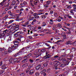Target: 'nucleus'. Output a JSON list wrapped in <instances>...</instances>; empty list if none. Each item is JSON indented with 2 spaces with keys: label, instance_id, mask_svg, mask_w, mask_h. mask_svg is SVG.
Instances as JSON below:
<instances>
[{
  "label": "nucleus",
  "instance_id": "f257e3e1",
  "mask_svg": "<svg viewBox=\"0 0 76 76\" xmlns=\"http://www.w3.org/2000/svg\"><path fill=\"white\" fill-rule=\"evenodd\" d=\"M23 33L21 31L17 32L14 34V36L15 37H18V39H17V40L13 41V42L14 44H19L21 41L20 39H21L23 38Z\"/></svg>",
  "mask_w": 76,
  "mask_h": 76
},
{
  "label": "nucleus",
  "instance_id": "f03ea898",
  "mask_svg": "<svg viewBox=\"0 0 76 76\" xmlns=\"http://www.w3.org/2000/svg\"><path fill=\"white\" fill-rule=\"evenodd\" d=\"M45 49H42V50L37 49L34 52V55H36V57L37 58L39 56H40L41 55V52H44L45 51Z\"/></svg>",
  "mask_w": 76,
  "mask_h": 76
},
{
  "label": "nucleus",
  "instance_id": "7ed1b4c3",
  "mask_svg": "<svg viewBox=\"0 0 76 76\" xmlns=\"http://www.w3.org/2000/svg\"><path fill=\"white\" fill-rule=\"evenodd\" d=\"M17 45H14L13 46H11V47L9 48L8 49V53H12V51H14L15 50H16V49L18 47V46H17Z\"/></svg>",
  "mask_w": 76,
  "mask_h": 76
},
{
  "label": "nucleus",
  "instance_id": "20e7f679",
  "mask_svg": "<svg viewBox=\"0 0 76 76\" xmlns=\"http://www.w3.org/2000/svg\"><path fill=\"white\" fill-rule=\"evenodd\" d=\"M9 61L10 63H18L19 62V61H18V59L17 58H15L13 59L12 58H11L9 60Z\"/></svg>",
  "mask_w": 76,
  "mask_h": 76
},
{
  "label": "nucleus",
  "instance_id": "39448f33",
  "mask_svg": "<svg viewBox=\"0 0 76 76\" xmlns=\"http://www.w3.org/2000/svg\"><path fill=\"white\" fill-rule=\"evenodd\" d=\"M14 28H11L10 30L11 31H14V32H16V31H18L19 29V26L18 25L16 26H14Z\"/></svg>",
  "mask_w": 76,
  "mask_h": 76
},
{
  "label": "nucleus",
  "instance_id": "423d86ee",
  "mask_svg": "<svg viewBox=\"0 0 76 76\" xmlns=\"http://www.w3.org/2000/svg\"><path fill=\"white\" fill-rule=\"evenodd\" d=\"M50 57H51V55L48 54L47 56H45L44 58H42L41 60H40V62H42V61H44L45 59L49 58Z\"/></svg>",
  "mask_w": 76,
  "mask_h": 76
},
{
  "label": "nucleus",
  "instance_id": "0eeeda50",
  "mask_svg": "<svg viewBox=\"0 0 76 76\" xmlns=\"http://www.w3.org/2000/svg\"><path fill=\"white\" fill-rule=\"evenodd\" d=\"M15 18H16V21H19V17H18V15H12V17H11V19H14Z\"/></svg>",
  "mask_w": 76,
  "mask_h": 76
},
{
  "label": "nucleus",
  "instance_id": "6e6552de",
  "mask_svg": "<svg viewBox=\"0 0 76 76\" xmlns=\"http://www.w3.org/2000/svg\"><path fill=\"white\" fill-rule=\"evenodd\" d=\"M60 64V62H58L56 63L54 65V66L55 68V70H57L58 69V67L57 66H59Z\"/></svg>",
  "mask_w": 76,
  "mask_h": 76
},
{
  "label": "nucleus",
  "instance_id": "1a4fd4ad",
  "mask_svg": "<svg viewBox=\"0 0 76 76\" xmlns=\"http://www.w3.org/2000/svg\"><path fill=\"white\" fill-rule=\"evenodd\" d=\"M39 4V0H35L34 1V4L35 6L38 5Z\"/></svg>",
  "mask_w": 76,
  "mask_h": 76
},
{
  "label": "nucleus",
  "instance_id": "9d476101",
  "mask_svg": "<svg viewBox=\"0 0 76 76\" xmlns=\"http://www.w3.org/2000/svg\"><path fill=\"white\" fill-rule=\"evenodd\" d=\"M45 72H46V70L45 69H43L42 71H41L40 73L42 75H43L44 76H46V73H45Z\"/></svg>",
  "mask_w": 76,
  "mask_h": 76
},
{
  "label": "nucleus",
  "instance_id": "9b49d317",
  "mask_svg": "<svg viewBox=\"0 0 76 76\" xmlns=\"http://www.w3.org/2000/svg\"><path fill=\"white\" fill-rule=\"evenodd\" d=\"M41 64L39 65L36 67V69H37V70H39L40 69V70H42V69H44V67H42L41 68Z\"/></svg>",
  "mask_w": 76,
  "mask_h": 76
},
{
  "label": "nucleus",
  "instance_id": "f8f14e48",
  "mask_svg": "<svg viewBox=\"0 0 76 76\" xmlns=\"http://www.w3.org/2000/svg\"><path fill=\"white\" fill-rule=\"evenodd\" d=\"M28 65V63H26L25 64H23L22 66V69H26L27 66Z\"/></svg>",
  "mask_w": 76,
  "mask_h": 76
},
{
  "label": "nucleus",
  "instance_id": "ddd939ff",
  "mask_svg": "<svg viewBox=\"0 0 76 76\" xmlns=\"http://www.w3.org/2000/svg\"><path fill=\"white\" fill-rule=\"evenodd\" d=\"M59 57V56L56 55L54 56V57H52L51 59L52 60H56V58H58V57Z\"/></svg>",
  "mask_w": 76,
  "mask_h": 76
},
{
  "label": "nucleus",
  "instance_id": "4468645a",
  "mask_svg": "<svg viewBox=\"0 0 76 76\" xmlns=\"http://www.w3.org/2000/svg\"><path fill=\"white\" fill-rule=\"evenodd\" d=\"M69 62H67L66 64H62L60 66V67H65L66 65H69Z\"/></svg>",
  "mask_w": 76,
  "mask_h": 76
},
{
  "label": "nucleus",
  "instance_id": "2eb2a0df",
  "mask_svg": "<svg viewBox=\"0 0 76 76\" xmlns=\"http://www.w3.org/2000/svg\"><path fill=\"white\" fill-rule=\"evenodd\" d=\"M10 31H9V30L6 29L4 31V34H8V33H10Z\"/></svg>",
  "mask_w": 76,
  "mask_h": 76
},
{
  "label": "nucleus",
  "instance_id": "dca6fc26",
  "mask_svg": "<svg viewBox=\"0 0 76 76\" xmlns=\"http://www.w3.org/2000/svg\"><path fill=\"white\" fill-rule=\"evenodd\" d=\"M36 22H37V20L35 19H34L32 22L31 23V24L32 25H34V23H36Z\"/></svg>",
  "mask_w": 76,
  "mask_h": 76
},
{
  "label": "nucleus",
  "instance_id": "f3484780",
  "mask_svg": "<svg viewBox=\"0 0 76 76\" xmlns=\"http://www.w3.org/2000/svg\"><path fill=\"white\" fill-rule=\"evenodd\" d=\"M41 17L42 18V19H45L47 18V16L45 15H43L41 16Z\"/></svg>",
  "mask_w": 76,
  "mask_h": 76
},
{
  "label": "nucleus",
  "instance_id": "a211bd4d",
  "mask_svg": "<svg viewBox=\"0 0 76 76\" xmlns=\"http://www.w3.org/2000/svg\"><path fill=\"white\" fill-rule=\"evenodd\" d=\"M29 73H30V74H29L30 75H32V74H33V73H34V70L33 69L29 71Z\"/></svg>",
  "mask_w": 76,
  "mask_h": 76
},
{
  "label": "nucleus",
  "instance_id": "6ab92c4d",
  "mask_svg": "<svg viewBox=\"0 0 76 76\" xmlns=\"http://www.w3.org/2000/svg\"><path fill=\"white\" fill-rule=\"evenodd\" d=\"M31 15H28L27 17V20H31Z\"/></svg>",
  "mask_w": 76,
  "mask_h": 76
},
{
  "label": "nucleus",
  "instance_id": "aec40b11",
  "mask_svg": "<svg viewBox=\"0 0 76 76\" xmlns=\"http://www.w3.org/2000/svg\"><path fill=\"white\" fill-rule=\"evenodd\" d=\"M44 67H47L48 66V63H47V61H45V63L43 64Z\"/></svg>",
  "mask_w": 76,
  "mask_h": 76
},
{
  "label": "nucleus",
  "instance_id": "412c9836",
  "mask_svg": "<svg viewBox=\"0 0 76 76\" xmlns=\"http://www.w3.org/2000/svg\"><path fill=\"white\" fill-rule=\"evenodd\" d=\"M29 29L31 30V31H34L35 30V28L33 26H31L29 28Z\"/></svg>",
  "mask_w": 76,
  "mask_h": 76
},
{
  "label": "nucleus",
  "instance_id": "4be33fe9",
  "mask_svg": "<svg viewBox=\"0 0 76 76\" xmlns=\"http://www.w3.org/2000/svg\"><path fill=\"white\" fill-rule=\"evenodd\" d=\"M68 73L69 72H64V74H63V75H64V76H66L68 75Z\"/></svg>",
  "mask_w": 76,
  "mask_h": 76
},
{
  "label": "nucleus",
  "instance_id": "5701e85b",
  "mask_svg": "<svg viewBox=\"0 0 76 76\" xmlns=\"http://www.w3.org/2000/svg\"><path fill=\"white\" fill-rule=\"evenodd\" d=\"M45 45H46V46H47L48 47H49L48 48H51V47L50 46V45H49L48 44V43H45Z\"/></svg>",
  "mask_w": 76,
  "mask_h": 76
},
{
  "label": "nucleus",
  "instance_id": "b1692460",
  "mask_svg": "<svg viewBox=\"0 0 76 76\" xmlns=\"http://www.w3.org/2000/svg\"><path fill=\"white\" fill-rule=\"evenodd\" d=\"M69 58H68V60H69L70 61H71L72 60V56H70L69 57Z\"/></svg>",
  "mask_w": 76,
  "mask_h": 76
},
{
  "label": "nucleus",
  "instance_id": "393cba45",
  "mask_svg": "<svg viewBox=\"0 0 76 76\" xmlns=\"http://www.w3.org/2000/svg\"><path fill=\"white\" fill-rule=\"evenodd\" d=\"M51 3V2L50 1H47L46 2V5H48V4H50Z\"/></svg>",
  "mask_w": 76,
  "mask_h": 76
},
{
  "label": "nucleus",
  "instance_id": "a878e982",
  "mask_svg": "<svg viewBox=\"0 0 76 76\" xmlns=\"http://www.w3.org/2000/svg\"><path fill=\"white\" fill-rule=\"evenodd\" d=\"M33 15L34 17V18H35L36 17H37V16H38V14L36 13H34Z\"/></svg>",
  "mask_w": 76,
  "mask_h": 76
},
{
  "label": "nucleus",
  "instance_id": "bb28decb",
  "mask_svg": "<svg viewBox=\"0 0 76 76\" xmlns=\"http://www.w3.org/2000/svg\"><path fill=\"white\" fill-rule=\"evenodd\" d=\"M72 6L73 7V9L75 10H76V5L75 4H72Z\"/></svg>",
  "mask_w": 76,
  "mask_h": 76
},
{
  "label": "nucleus",
  "instance_id": "cd10ccee",
  "mask_svg": "<svg viewBox=\"0 0 76 76\" xmlns=\"http://www.w3.org/2000/svg\"><path fill=\"white\" fill-rule=\"evenodd\" d=\"M22 52L21 51H20L17 54L18 56H19V55H20V54H22Z\"/></svg>",
  "mask_w": 76,
  "mask_h": 76
},
{
  "label": "nucleus",
  "instance_id": "c85d7f7f",
  "mask_svg": "<svg viewBox=\"0 0 76 76\" xmlns=\"http://www.w3.org/2000/svg\"><path fill=\"white\" fill-rule=\"evenodd\" d=\"M4 4H5V3H4L2 2H1L0 3V6H1V7H2L3 6V5H4Z\"/></svg>",
  "mask_w": 76,
  "mask_h": 76
},
{
  "label": "nucleus",
  "instance_id": "c756f323",
  "mask_svg": "<svg viewBox=\"0 0 76 76\" xmlns=\"http://www.w3.org/2000/svg\"><path fill=\"white\" fill-rule=\"evenodd\" d=\"M11 38L12 37L10 36L7 40L8 41H11V40H12Z\"/></svg>",
  "mask_w": 76,
  "mask_h": 76
},
{
  "label": "nucleus",
  "instance_id": "7c9ffc66",
  "mask_svg": "<svg viewBox=\"0 0 76 76\" xmlns=\"http://www.w3.org/2000/svg\"><path fill=\"white\" fill-rule=\"evenodd\" d=\"M12 28H14V26H16V24H12Z\"/></svg>",
  "mask_w": 76,
  "mask_h": 76
},
{
  "label": "nucleus",
  "instance_id": "2f4dec72",
  "mask_svg": "<svg viewBox=\"0 0 76 76\" xmlns=\"http://www.w3.org/2000/svg\"><path fill=\"white\" fill-rule=\"evenodd\" d=\"M23 4L24 5H27L28 4V3L25 1H24Z\"/></svg>",
  "mask_w": 76,
  "mask_h": 76
},
{
  "label": "nucleus",
  "instance_id": "473e14b6",
  "mask_svg": "<svg viewBox=\"0 0 76 76\" xmlns=\"http://www.w3.org/2000/svg\"><path fill=\"white\" fill-rule=\"evenodd\" d=\"M31 54H30L27 56H26L25 57H31Z\"/></svg>",
  "mask_w": 76,
  "mask_h": 76
},
{
  "label": "nucleus",
  "instance_id": "72a5a7b5",
  "mask_svg": "<svg viewBox=\"0 0 76 76\" xmlns=\"http://www.w3.org/2000/svg\"><path fill=\"white\" fill-rule=\"evenodd\" d=\"M8 16H9V15H7L5 16V17L3 18V19H7V18H8ZM5 19H4V20H5Z\"/></svg>",
  "mask_w": 76,
  "mask_h": 76
},
{
  "label": "nucleus",
  "instance_id": "f704fd0d",
  "mask_svg": "<svg viewBox=\"0 0 76 76\" xmlns=\"http://www.w3.org/2000/svg\"><path fill=\"white\" fill-rule=\"evenodd\" d=\"M15 3H16V1H12V4L13 5H15Z\"/></svg>",
  "mask_w": 76,
  "mask_h": 76
},
{
  "label": "nucleus",
  "instance_id": "c9c22d12",
  "mask_svg": "<svg viewBox=\"0 0 76 76\" xmlns=\"http://www.w3.org/2000/svg\"><path fill=\"white\" fill-rule=\"evenodd\" d=\"M29 62H30V63H33V62H34V61L32 59H30L29 60Z\"/></svg>",
  "mask_w": 76,
  "mask_h": 76
},
{
  "label": "nucleus",
  "instance_id": "e433bc0d",
  "mask_svg": "<svg viewBox=\"0 0 76 76\" xmlns=\"http://www.w3.org/2000/svg\"><path fill=\"white\" fill-rule=\"evenodd\" d=\"M47 31V29H44V31H41V32H46Z\"/></svg>",
  "mask_w": 76,
  "mask_h": 76
},
{
  "label": "nucleus",
  "instance_id": "4c0bfd02",
  "mask_svg": "<svg viewBox=\"0 0 76 76\" xmlns=\"http://www.w3.org/2000/svg\"><path fill=\"white\" fill-rule=\"evenodd\" d=\"M65 34H66V33H65V32H63L62 33V35L63 36H64V37H66V36Z\"/></svg>",
  "mask_w": 76,
  "mask_h": 76
},
{
  "label": "nucleus",
  "instance_id": "58836bf2",
  "mask_svg": "<svg viewBox=\"0 0 76 76\" xmlns=\"http://www.w3.org/2000/svg\"><path fill=\"white\" fill-rule=\"evenodd\" d=\"M13 21H14V20H10L8 23V25H9V24H10L11 23H12V22H13Z\"/></svg>",
  "mask_w": 76,
  "mask_h": 76
},
{
  "label": "nucleus",
  "instance_id": "ea45409f",
  "mask_svg": "<svg viewBox=\"0 0 76 76\" xmlns=\"http://www.w3.org/2000/svg\"><path fill=\"white\" fill-rule=\"evenodd\" d=\"M58 28H62V26H61V24H60V23L58 24Z\"/></svg>",
  "mask_w": 76,
  "mask_h": 76
},
{
  "label": "nucleus",
  "instance_id": "a19ab883",
  "mask_svg": "<svg viewBox=\"0 0 76 76\" xmlns=\"http://www.w3.org/2000/svg\"><path fill=\"white\" fill-rule=\"evenodd\" d=\"M54 16H55V17H57V16H58V15H57V13L56 12H54Z\"/></svg>",
  "mask_w": 76,
  "mask_h": 76
},
{
  "label": "nucleus",
  "instance_id": "79ce46f5",
  "mask_svg": "<svg viewBox=\"0 0 76 76\" xmlns=\"http://www.w3.org/2000/svg\"><path fill=\"white\" fill-rule=\"evenodd\" d=\"M21 26L23 27H26L27 25H26V24H21Z\"/></svg>",
  "mask_w": 76,
  "mask_h": 76
},
{
  "label": "nucleus",
  "instance_id": "37998d69",
  "mask_svg": "<svg viewBox=\"0 0 76 76\" xmlns=\"http://www.w3.org/2000/svg\"><path fill=\"white\" fill-rule=\"evenodd\" d=\"M35 75L36 76H39V74L38 72H36L35 74Z\"/></svg>",
  "mask_w": 76,
  "mask_h": 76
},
{
  "label": "nucleus",
  "instance_id": "c03bdc74",
  "mask_svg": "<svg viewBox=\"0 0 76 76\" xmlns=\"http://www.w3.org/2000/svg\"><path fill=\"white\" fill-rule=\"evenodd\" d=\"M27 60V58L25 59L22 61V62H23V63H26V62Z\"/></svg>",
  "mask_w": 76,
  "mask_h": 76
},
{
  "label": "nucleus",
  "instance_id": "a18cd8bd",
  "mask_svg": "<svg viewBox=\"0 0 76 76\" xmlns=\"http://www.w3.org/2000/svg\"><path fill=\"white\" fill-rule=\"evenodd\" d=\"M62 62L63 63H66V60L65 59H62Z\"/></svg>",
  "mask_w": 76,
  "mask_h": 76
},
{
  "label": "nucleus",
  "instance_id": "49530a36",
  "mask_svg": "<svg viewBox=\"0 0 76 76\" xmlns=\"http://www.w3.org/2000/svg\"><path fill=\"white\" fill-rule=\"evenodd\" d=\"M43 26H45V25H46V23H45L43 22L42 23Z\"/></svg>",
  "mask_w": 76,
  "mask_h": 76
},
{
  "label": "nucleus",
  "instance_id": "de8ad7c7",
  "mask_svg": "<svg viewBox=\"0 0 76 76\" xmlns=\"http://www.w3.org/2000/svg\"><path fill=\"white\" fill-rule=\"evenodd\" d=\"M35 19H39V16H37L36 18H34Z\"/></svg>",
  "mask_w": 76,
  "mask_h": 76
},
{
  "label": "nucleus",
  "instance_id": "09e8293b",
  "mask_svg": "<svg viewBox=\"0 0 76 76\" xmlns=\"http://www.w3.org/2000/svg\"><path fill=\"white\" fill-rule=\"evenodd\" d=\"M49 7L48 6H45V9H47Z\"/></svg>",
  "mask_w": 76,
  "mask_h": 76
},
{
  "label": "nucleus",
  "instance_id": "8fccbe9b",
  "mask_svg": "<svg viewBox=\"0 0 76 76\" xmlns=\"http://www.w3.org/2000/svg\"><path fill=\"white\" fill-rule=\"evenodd\" d=\"M8 53V52L7 51H5L4 52V55H7Z\"/></svg>",
  "mask_w": 76,
  "mask_h": 76
},
{
  "label": "nucleus",
  "instance_id": "3c124183",
  "mask_svg": "<svg viewBox=\"0 0 76 76\" xmlns=\"http://www.w3.org/2000/svg\"><path fill=\"white\" fill-rule=\"evenodd\" d=\"M67 9H71L72 8V7H71V5H69L67 7Z\"/></svg>",
  "mask_w": 76,
  "mask_h": 76
},
{
  "label": "nucleus",
  "instance_id": "603ef678",
  "mask_svg": "<svg viewBox=\"0 0 76 76\" xmlns=\"http://www.w3.org/2000/svg\"><path fill=\"white\" fill-rule=\"evenodd\" d=\"M53 13H54V12L53 10H51L50 11V14H53Z\"/></svg>",
  "mask_w": 76,
  "mask_h": 76
},
{
  "label": "nucleus",
  "instance_id": "864d4df0",
  "mask_svg": "<svg viewBox=\"0 0 76 76\" xmlns=\"http://www.w3.org/2000/svg\"><path fill=\"white\" fill-rule=\"evenodd\" d=\"M71 64H72V66H75V62H72V63H71Z\"/></svg>",
  "mask_w": 76,
  "mask_h": 76
},
{
  "label": "nucleus",
  "instance_id": "5fc2aeb1",
  "mask_svg": "<svg viewBox=\"0 0 76 76\" xmlns=\"http://www.w3.org/2000/svg\"><path fill=\"white\" fill-rule=\"evenodd\" d=\"M3 38V36L2 35V34L0 33V38Z\"/></svg>",
  "mask_w": 76,
  "mask_h": 76
},
{
  "label": "nucleus",
  "instance_id": "6e6d98bb",
  "mask_svg": "<svg viewBox=\"0 0 76 76\" xmlns=\"http://www.w3.org/2000/svg\"><path fill=\"white\" fill-rule=\"evenodd\" d=\"M29 22H26L25 23V24H26V25H29Z\"/></svg>",
  "mask_w": 76,
  "mask_h": 76
},
{
  "label": "nucleus",
  "instance_id": "4d7b16f0",
  "mask_svg": "<svg viewBox=\"0 0 76 76\" xmlns=\"http://www.w3.org/2000/svg\"><path fill=\"white\" fill-rule=\"evenodd\" d=\"M34 19V17H32V16H31V18L30 19V20H33Z\"/></svg>",
  "mask_w": 76,
  "mask_h": 76
},
{
  "label": "nucleus",
  "instance_id": "13d9d810",
  "mask_svg": "<svg viewBox=\"0 0 76 76\" xmlns=\"http://www.w3.org/2000/svg\"><path fill=\"white\" fill-rule=\"evenodd\" d=\"M24 73H22L20 75V76H24Z\"/></svg>",
  "mask_w": 76,
  "mask_h": 76
},
{
  "label": "nucleus",
  "instance_id": "bf43d9fd",
  "mask_svg": "<svg viewBox=\"0 0 76 76\" xmlns=\"http://www.w3.org/2000/svg\"><path fill=\"white\" fill-rule=\"evenodd\" d=\"M22 29H23L24 30L25 32V31H26V28L23 27H22Z\"/></svg>",
  "mask_w": 76,
  "mask_h": 76
},
{
  "label": "nucleus",
  "instance_id": "052dcab7",
  "mask_svg": "<svg viewBox=\"0 0 76 76\" xmlns=\"http://www.w3.org/2000/svg\"><path fill=\"white\" fill-rule=\"evenodd\" d=\"M70 13H72L73 14H74V13H73V10H71L70 11Z\"/></svg>",
  "mask_w": 76,
  "mask_h": 76
},
{
  "label": "nucleus",
  "instance_id": "680f3d73",
  "mask_svg": "<svg viewBox=\"0 0 76 76\" xmlns=\"http://www.w3.org/2000/svg\"><path fill=\"white\" fill-rule=\"evenodd\" d=\"M30 4H31V6H32V7H34V4H33L32 3H31Z\"/></svg>",
  "mask_w": 76,
  "mask_h": 76
},
{
  "label": "nucleus",
  "instance_id": "e2e57ef3",
  "mask_svg": "<svg viewBox=\"0 0 76 76\" xmlns=\"http://www.w3.org/2000/svg\"><path fill=\"white\" fill-rule=\"evenodd\" d=\"M18 55L17 54H15V55H13V57H16V56H17Z\"/></svg>",
  "mask_w": 76,
  "mask_h": 76
},
{
  "label": "nucleus",
  "instance_id": "0e129e2a",
  "mask_svg": "<svg viewBox=\"0 0 76 76\" xmlns=\"http://www.w3.org/2000/svg\"><path fill=\"white\" fill-rule=\"evenodd\" d=\"M70 44V43L69 42H67L66 43V44L68 45V44Z\"/></svg>",
  "mask_w": 76,
  "mask_h": 76
},
{
  "label": "nucleus",
  "instance_id": "69168bd1",
  "mask_svg": "<svg viewBox=\"0 0 76 76\" xmlns=\"http://www.w3.org/2000/svg\"><path fill=\"white\" fill-rule=\"evenodd\" d=\"M16 12L17 13H19V10H16Z\"/></svg>",
  "mask_w": 76,
  "mask_h": 76
},
{
  "label": "nucleus",
  "instance_id": "338daca9",
  "mask_svg": "<svg viewBox=\"0 0 76 76\" xmlns=\"http://www.w3.org/2000/svg\"><path fill=\"white\" fill-rule=\"evenodd\" d=\"M41 28H42V27H41L40 26H39L38 27V29H41Z\"/></svg>",
  "mask_w": 76,
  "mask_h": 76
},
{
  "label": "nucleus",
  "instance_id": "774afa93",
  "mask_svg": "<svg viewBox=\"0 0 76 76\" xmlns=\"http://www.w3.org/2000/svg\"><path fill=\"white\" fill-rule=\"evenodd\" d=\"M17 7H18L16 6H14V9H16V8H17Z\"/></svg>",
  "mask_w": 76,
  "mask_h": 76
}]
</instances>
